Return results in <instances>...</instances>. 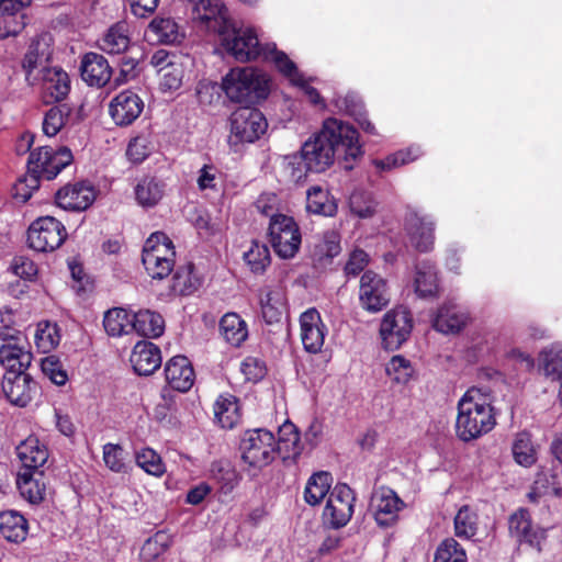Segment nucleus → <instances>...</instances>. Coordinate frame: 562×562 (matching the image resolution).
<instances>
[{
	"instance_id": "obj_11",
	"label": "nucleus",
	"mask_w": 562,
	"mask_h": 562,
	"mask_svg": "<svg viewBox=\"0 0 562 562\" xmlns=\"http://www.w3.org/2000/svg\"><path fill=\"white\" fill-rule=\"evenodd\" d=\"M356 497L347 484H337L328 495L323 512V520L331 528L338 529L348 524L353 513Z\"/></svg>"
},
{
	"instance_id": "obj_5",
	"label": "nucleus",
	"mask_w": 562,
	"mask_h": 562,
	"mask_svg": "<svg viewBox=\"0 0 562 562\" xmlns=\"http://www.w3.org/2000/svg\"><path fill=\"white\" fill-rule=\"evenodd\" d=\"M241 458L250 468L260 470L276 458L277 440L267 429L247 430L240 442Z\"/></svg>"
},
{
	"instance_id": "obj_32",
	"label": "nucleus",
	"mask_w": 562,
	"mask_h": 562,
	"mask_svg": "<svg viewBox=\"0 0 562 562\" xmlns=\"http://www.w3.org/2000/svg\"><path fill=\"white\" fill-rule=\"evenodd\" d=\"M29 531L27 520L15 510L0 512V533L10 542H22Z\"/></svg>"
},
{
	"instance_id": "obj_15",
	"label": "nucleus",
	"mask_w": 562,
	"mask_h": 562,
	"mask_svg": "<svg viewBox=\"0 0 562 562\" xmlns=\"http://www.w3.org/2000/svg\"><path fill=\"white\" fill-rule=\"evenodd\" d=\"M142 98L132 90H124L114 97L109 105V113L117 126L131 125L143 112Z\"/></svg>"
},
{
	"instance_id": "obj_57",
	"label": "nucleus",
	"mask_w": 562,
	"mask_h": 562,
	"mask_svg": "<svg viewBox=\"0 0 562 562\" xmlns=\"http://www.w3.org/2000/svg\"><path fill=\"white\" fill-rule=\"evenodd\" d=\"M418 148H408L407 150H398L392 155H389L384 159H374L373 165L381 171H389L393 168L406 165L417 159L419 156Z\"/></svg>"
},
{
	"instance_id": "obj_8",
	"label": "nucleus",
	"mask_w": 562,
	"mask_h": 562,
	"mask_svg": "<svg viewBox=\"0 0 562 562\" xmlns=\"http://www.w3.org/2000/svg\"><path fill=\"white\" fill-rule=\"evenodd\" d=\"M67 238L65 225L54 216L35 220L27 229V245L38 252L54 251Z\"/></svg>"
},
{
	"instance_id": "obj_37",
	"label": "nucleus",
	"mask_w": 562,
	"mask_h": 562,
	"mask_svg": "<svg viewBox=\"0 0 562 562\" xmlns=\"http://www.w3.org/2000/svg\"><path fill=\"white\" fill-rule=\"evenodd\" d=\"M133 314L125 308L115 307L105 312L103 326L108 335L121 337L133 333Z\"/></svg>"
},
{
	"instance_id": "obj_1",
	"label": "nucleus",
	"mask_w": 562,
	"mask_h": 562,
	"mask_svg": "<svg viewBox=\"0 0 562 562\" xmlns=\"http://www.w3.org/2000/svg\"><path fill=\"white\" fill-rule=\"evenodd\" d=\"M301 153L312 172H323L329 168L336 153L342 154L341 167L347 171L352 170L353 162L363 155L357 130L335 117L324 121L321 131L304 142Z\"/></svg>"
},
{
	"instance_id": "obj_16",
	"label": "nucleus",
	"mask_w": 562,
	"mask_h": 562,
	"mask_svg": "<svg viewBox=\"0 0 562 562\" xmlns=\"http://www.w3.org/2000/svg\"><path fill=\"white\" fill-rule=\"evenodd\" d=\"M301 339L304 349L310 353L322 350L327 334V328L322 321L319 312L312 307L300 316Z\"/></svg>"
},
{
	"instance_id": "obj_25",
	"label": "nucleus",
	"mask_w": 562,
	"mask_h": 562,
	"mask_svg": "<svg viewBox=\"0 0 562 562\" xmlns=\"http://www.w3.org/2000/svg\"><path fill=\"white\" fill-rule=\"evenodd\" d=\"M81 77L92 87H104L112 77V67L108 59L98 53H87L81 60Z\"/></svg>"
},
{
	"instance_id": "obj_47",
	"label": "nucleus",
	"mask_w": 562,
	"mask_h": 562,
	"mask_svg": "<svg viewBox=\"0 0 562 562\" xmlns=\"http://www.w3.org/2000/svg\"><path fill=\"white\" fill-rule=\"evenodd\" d=\"M479 529L476 513L470 506L463 505L454 517L456 536L463 539L473 538Z\"/></svg>"
},
{
	"instance_id": "obj_28",
	"label": "nucleus",
	"mask_w": 562,
	"mask_h": 562,
	"mask_svg": "<svg viewBox=\"0 0 562 562\" xmlns=\"http://www.w3.org/2000/svg\"><path fill=\"white\" fill-rule=\"evenodd\" d=\"M16 454L22 463V471L41 472L40 468H42L48 459L46 446L34 436L27 437L16 447Z\"/></svg>"
},
{
	"instance_id": "obj_13",
	"label": "nucleus",
	"mask_w": 562,
	"mask_h": 562,
	"mask_svg": "<svg viewBox=\"0 0 562 562\" xmlns=\"http://www.w3.org/2000/svg\"><path fill=\"white\" fill-rule=\"evenodd\" d=\"M53 43L54 38L48 32H43L32 38L22 61V68L27 81H31L35 70H38L40 74L49 67L48 63L53 55Z\"/></svg>"
},
{
	"instance_id": "obj_43",
	"label": "nucleus",
	"mask_w": 562,
	"mask_h": 562,
	"mask_svg": "<svg viewBox=\"0 0 562 562\" xmlns=\"http://www.w3.org/2000/svg\"><path fill=\"white\" fill-rule=\"evenodd\" d=\"M243 258L255 274H262L271 262L269 248L259 241H252L250 248L244 252Z\"/></svg>"
},
{
	"instance_id": "obj_53",
	"label": "nucleus",
	"mask_w": 562,
	"mask_h": 562,
	"mask_svg": "<svg viewBox=\"0 0 562 562\" xmlns=\"http://www.w3.org/2000/svg\"><path fill=\"white\" fill-rule=\"evenodd\" d=\"M463 547L453 538L445 539L437 548L434 562H467Z\"/></svg>"
},
{
	"instance_id": "obj_39",
	"label": "nucleus",
	"mask_w": 562,
	"mask_h": 562,
	"mask_svg": "<svg viewBox=\"0 0 562 562\" xmlns=\"http://www.w3.org/2000/svg\"><path fill=\"white\" fill-rule=\"evenodd\" d=\"M210 473L211 480L222 494H229L239 482L238 473L227 461H214Z\"/></svg>"
},
{
	"instance_id": "obj_27",
	"label": "nucleus",
	"mask_w": 562,
	"mask_h": 562,
	"mask_svg": "<svg viewBox=\"0 0 562 562\" xmlns=\"http://www.w3.org/2000/svg\"><path fill=\"white\" fill-rule=\"evenodd\" d=\"M131 363L138 375H150L161 364L160 349L150 341H138L132 351Z\"/></svg>"
},
{
	"instance_id": "obj_52",
	"label": "nucleus",
	"mask_w": 562,
	"mask_h": 562,
	"mask_svg": "<svg viewBox=\"0 0 562 562\" xmlns=\"http://www.w3.org/2000/svg\"><path fill=\"white\" fill-rule=\"evenodd\" d=\"M515 461L522 467H530L536 462V451L528 432H519L513 442Z\"/></svg>"
},
{
	"instance_id": "obj_49",
	"label": "nucleus",
	"mask_w": 562,
	"mask_h": 562,
	"mask_svg": "<svg viewBox=\"0 0 562 562\" xmlns=\"http://www.w3.org/2000/svg\"><path fill=\"white\" fill-rule=\"evenodd\" d=\"M541 367L552 381L562 379V345L553 344L541 352Z\"/></svg>"
},
{
	"instance_id": "obj_60",
	"label": "nucleus",
	"mask_w": 562,
	"mask_h": 562,
	"mask_svg": "<svg viewBox=\"0 0 562 562\" xmlns=\"http://www.w3.org/2000/svg\"><path fill=\"white\" fill-rule=\"evenodd\" d=\"M103 461L112 472L126 473L128 470L124 461V450L120 445L105 443L103 446Z\"/></svg>"
},
{
	"instance_id": "obj_2",
	"label": "nucleus",
	"mask_w": 562,
	"mask_h": 562,
	"mask_svg": "<svg viewBox=\"0 0 562 562\" xmlns=\"http://www.w3.org/2000/svg\"><path fill=\"white\" fill-rule=\"evenodd\" d=\"M495 425L491 392L475 386L469 389L458 402L457 437L470 442L490 432Z\"/></svg>"
},
{
	"instance_id": "obj_26",
	"label": "nucleus",
	"mask_w": 562,
	"mask_h": 562,
	"mask_svg": "<svg viewBox=\"0 0 562 562\" xmlns=\"http://www.w3.org/2000/svg\"><path fill=\"white\" fill-rule=\"evenodd\" d=\"M168 385L179 392H188L194 383V370L184 356L172 357L165 367Z\"/></svg>"
},
{
	"instance_id": "obj_14",
	"label": "nucleus",
	"mask_w": 562,
	"mask_h": 562,
	"mask_svg": "<svg viewBox=\"0 0 562 562\" xmlns=\"http://www.w3.org/2000/svg\"><path fill=\"white\" fill-rule=\"evenodd\" d=\"M193 19L218 36L233 22L227 8L221 0H200L194 7Z\"/></svg>"
},
{
	"instance_id": "obj_62",
	"label": "nucleus",
	"mask_w": 562,
	"mask_h": 562,
	"mask_svg": "<svg viewBox=\"0 0 562 562\" xmlns=\"http://www.w3.org/2000/svg\"><path fill=\"white\" fill-rule=\"evenodd\" d=\"M386 374L397 383L409 380L413 369L411 362L402 356H394L385 367Z\"/></svg>"
},
{
	"instance_id": "obj_42",
	"label": "nucleus",
	"mask_w": 562,
	"mask_h": 562,
	"mask_svg": "<svg viewBox=\"0 0 562 562\" xmlns=\"http://www.w3.org/2000/svg\"><path fill=\"white\" fill-rule=\"evenodd\" d=\"M437 272L429 262L416 266L415 292L420 297L432 296L437 292Z\"/></svg>"
},
{
	"instance_id": "obj_63",
	"label": "nucleus",
	"mask_w": 562,
	"mask_h": 562,
	"mask_svg": "<svg viewBox=\"0 0 562 562\" xmlns=\"http://www.w3.org/2000/svg\"><path fill=\"white\" fill-rule=\"evenodd\" d=\"M151 149V143L146 136H136L128 143L126 156L132 162L140 164L149 156Z\"/></svg>"
},
{
	"instance_id": "obj_6",
	"label": "nucleus",
	"mask_w": 562,
	"mask_h": 562,
	"mask_svg": "<svg viewBox=\"0 0 562 562\" xmlns=\"http://www.w3.org/2000/svg\"><path fill=\"white\" fill-rule=\"evenodd\" d=\"M268 235L274 252L283 258H293L301 246L302 237L293 217L276 213L271 215Z\"/></svg>"
},
{
	"instance_id": "obj_30",
	"label": "nucleus",
	"mask_w": 562,
	"mask_h": 562,
	"mask_svg": "<svg viewBox=\"0 0 562 562\" xmlns=\"http://www.w3.org/2000/svg\"><path fill=\"white\" fill-rule=\"evenodd\" d=\"M16 485L21 496L29 503L36 505L44 501L46 485L43 472L20 471L16 477Z\"/></svg>"
},
{
	"instance_id": "obj_36",
	"label": "nucleus",
	"mask_w": 562,
	"mask_h": 562,
	"mask_svg": "<svg viewBox=\"0 0 562 562\" xmlns=\"http://www.w3.org/2000/svg\"><path fill=\"white\" fill-rule=\"evenodd\" d=\"M306 210L317 215L334 216L337 213V203L328 191L312 187L307 190Z\"/></svg>"
},
{
	"instance_id": "obj_21",
	"label": "nucleus",
	"mask_w": 562,
	"mask_h": 562,
	"mask_svg": "<svg viewBox=\"0 0 562 562\" xmlns=\"http://www.w3.org/2000/svg\"><path fill=\"white\" fill-rule=\"evenodd\" d=\"M35 81L42 82V89L45 95L52 101H61L70 91V79L68 74L59 67H48L36 76H32L31 85Z\"/></svg>"
},
{
	"instance_id": "obj_58",
	"label": "nucleus",
	"mask_w": 562,
	"mask_h": 562,
	"mask_svg": "<svg viewBox=\"0 0 562 562\" xmlns=\"http://www.w3.org/2000/svg\"><path fill=\"white\" fill-rule=\"evenodd\" d=\"M277 450L284 449L288 453L296 454L299 452L300 434L296 426L291 422H285L278 430Z\"/></svg>"
},
{
	"instance_id": "obj_35",
	"label": "nucleus",
	"mask_w": 562,
	"mask_h": 562,
	"mask_svg": "<svg viewBox=\"0 0 562 562\" xmlns=\"http://www.w3.org/2000/svg\"><path fill=\"white\" fill-rule=\"evenodd\" d=\"M148 32L161 44L180 43L184 37L181 26L172 18L156 16L149 23Z\"/></svg>"
},
{
	"instance_id": "obj_33",
	"label": "nucleus",
	"mask_w": 562,
	"mask_h": 562,
	"mask_svg": "<svg viewBox=\"0 0 562 562\" xmlns=\"http://www.w3.org/2000/svg\"><path fill=\"white\" fill-rule=\"evenodd\" d=\"M220 333L227 344L239 347L248 337V327L237 313L229 312L220 321Z\"/></svg>"
},
{
	"instance_id": "obj_31",
	"label": "nucleus",
	"mask_w": 562,
	"mask_h": 562,
	"mask_svg": "<svg viewBox=\"0 0 562 562\" xmlns=\"http://www.w3.org/2000/svg\"><path fill=\"white\" fill-rule=\"evenodd\" d=\"M131 44L128 26L125 22H117L110 26L100 41L99 47L109 55L125 53Z\"/></svg>"
},
{
	"instance_id": "obj_20",
	"label": "nucleus",
	"mask_w": 562,
	"mask_h": 562,
	"mask_svg": "<svg viewBox=\"0 0 562 562\" xmlns=\"http://www.w3.org/2000/svg\"><path fill=\"white\" fill-rule=\"evenodd\" d=\"M509 533L519 543H526L531 548L540 550L543 532L535 528L529 512L519 508L513 513L508 520Z\"/></svg>"
},
{
	"instance_id": "obj_50",
	"label": "nucleus",
	"mask_w": 562,
	"mask_h": 562,
	"mask_svg": "<svg viewBox=\"0 0 562 562\" xmlns=\"http://www.w3.org/2000/svg\"><path fill=\"white\" fill-rule=\"evenodd\" d=\"M167 257L175 260L176 251L171 239L162 232L153 233L145 241L142 255Z\"/></svg>"
},
{
	"instance_id": "obj_24",
	"label": "nucleus",
	"mask_w": 562,
	"mask_h": 562,
	"mask_svg": "<svg viewBox=\"0 0 562 562\" xmlns=\"http://www.w3.org/2000/svg\"><path fill=\"white\" fill-rule=\"evenodd\" d=\"M258 297L265 322L267 324L280 322L286 305L284 290L280 285H266L259 289Z\"/></svg>"
},
{
	"instance_id": "obj_59",
	"label": "nucleus",
	"mask_w": 562,
	"mask_h": 562,
	"mask_svg": "<svg viewBox=\"0 0 562 562\" xmlns=\"http://www.w3.org/2000/svg\"><path fill=\"white\" fill-rule=\"evenodd\" d=\"M136 463L148 474L160 476L165 472V465L159 454L150 448H143L136 452Z\"/></svg>"
},
{
	"instance_id": "obj_40",
	"label": "nucleus",
	"mask_w": 562,
	"mask_h": 562,
	"mask_svg": "<svg viewBox=\"0 0 562 562\" xmlns=\"http://www.w3.org/2000/svg\"><path fill=\"white\" fill-rule=\"evenodd\" d=\"M214 415L223 428H233L239 420L238 403L236 397L233 395H221L215 402Z\"/></svg>"
},
{
	"instance_id": "obj_19",
	"label": "nucleus",
	"mask_w": 562,
	"mask_h": 562,
	"mask_svg": "<svg viewBox=\"0 0 562 562\" xmlns=\"http://www.w3.org/2000/svg\"><path fill=\"white\" fill-rule=\"evenodd\" d=\"M36 383L27 373H4L2 391L7 400L19 407H25L33 398Z\"/></svg>"
},
{
	"instance_id": "obj_41",
	"label": "nucleus",
	"mask_w": 562,
	"mask_h": 562,
	"mask_svg": "<svg viewBox=\"0 0 562 562\" xmlns=\"http://www.w3.org/2000/svg\"><path fill=\"white\" fill-rule=\"evenodd\" d=\"M172 543L171 537L165 531H158L148 538L140 548L142 562H155L167 552Z\"/></svg>"
},
{
	"instance_id": "obj_51",
	"label": "nucleus",
	"mask_w": 562,
	"mask_h": 562,
	"mask_svg": "<svg viewBox=\"0 0 562 562\" xmlns=\"http://www.w3.org/2000/svg\"><path fill=\"white\" fill-rule=\"evenodd\" d=\"M47 169H44V179L53 180L64 168L69 166L74 159L69 148L60 147L53 150L49 147L48 156L44 157Z\"/></svg>"
},
{
	"instance_id": "obj_17",
	"label": "nucleus",
	"mask_w": 562,
	"mask_h": 562,
	"mask_svg": "<svg viewBox=\"0 0 562 562\" xmlns=\"http://www.w3.org/2000/svg\"><path fill=\"white\" fill-rule=\"evenodd\" d=\"M56 204L66 211L81 212L95 200L94 188L86 182H77L60 188L55 194Z\"/></svg>"
},
{
	"instance_id": "obj_55",
	"label": "nucleus",
	"mask_w": 562,
	"mask_h": 562,
	"mask_svg": "<svg viewBox=\"0 0 562 562\" xmlns=\"http://www.w3.org/2000/svg\"><path fill=\"white\" fill-rule=\"evenodd\" d=\"M350 211L359 217H370L375 212V203L370 192L361 189L352 191L349 198Z\"/></svg>"
},
{
	"instance_id": "obj_38",
	"label": "nucleus",
	"mask_w": 562,
	"mask_h": 562,
	"mask_svg": "<svg viewBox=\"0 0 562 562\" xmlns=\"http://www.w3.org/2000/svg\"><path fill=\"white\" fill-rule=\"evenodd\" d=\"M333 477L330 473L321 471L314 473L306 483L304 490V499L311 506L318 505L327 495L331 486Z\"/></svg>"
},
{
	"instance_id": "obj_48",
	"label": "nucleus",
	"mask_w": 562,
	"mask_h": 562,
	"mask_svg": "<svg viewBox=\"0 0 562 562\" xmlns=\"http://www.w3.org/2000/svg\"><path fill=\"white\" fill-rule=\"evenodd\" d=\"M70 113L71 109L66 103L50 108L43 120L44 134L48 137L57 135L69 120Z\"/></svg>"
},
{
	"instance_id": "obj_9",
	"label": "nucleus",
	"mask_w": 562,
	"mask_h": 562,
	"mask_svg": "<svg viewBox=\"0 0 562 562\" xmlns=\"http://www.w3.org/2000/svg\"><path fill=\"white\" fill-rule=\"evenodd\" d=\"M414 321L412 313L404 306H397L385 313L380 325L382 346L396 350L406 342L412 334Z\"/></svg>"
},
{
	"instance_id": "obj_64",
	"label": "nucleus",
	"mask_w": 562,
	"mask_h": 562,
	"mask_svg": "<svg viewBox=\"0 0 562 562\" xmlns=\"http://www.w3.org/2000/svg\"><path fill=\"white\" fill-rule=\"evenodd\" d=\"M334 103L339 111L353 116L355 119L359 115L363 116L364 108L362 101L353 92L347 93L345 95H338L335 98Z\"/></svg>"
},
{
	"instance_id": "obj_34",
	"label": "nucleus",
	"mask_w": 562,
	"mask_h": 562,
	"mask_svg": "<svg viewBox=\"0 0 562 562\" xmlns=\"http://www.w3.org/2000/svg\"><path fill=\"white\" fill-rule=\"evenodd\" d=\"M132 323L133 331L148 338L159 337L165 329L162 316L150 310H140L133 313Z\"/></svg>"
},
{
	"instance_id": "obj_44",
	"label": "nucleus",
	"mask_w": 562,
	"mask_h": 562,
	"mask_svg": "<svg viewBox=\"0 0 562 562\" xmlns=\"http://www.w3.org/2000/svg\"><path fill=\"white\" fill-rule=\"evenodd\" d=\"M135 195L140 205L154 206L164 195V183L154 178L143 179L135 188Z\"/></svg>"
},
{
	"instance_id": "obj_56",
	"label": "nucleus",
	"mask_w": 562,
	"mask_h": 562,
	"mask_svg": "<svg viewBox=\"0 0 562 562\" xmlns=\"http://www.w3.org/2000/svg\"><path fill=\"white\" fill-rule=\"evenodd\" d=\"M143 265L147 273L153 279L161 280L170 274L173 269L175 260L167 257H153V255H142Z\"/></svg>"
},
{
	"instance_id": "obj_22",
	"label": "nucleus",
	"mask_w": 562,
	"mask_h": 562,
	"mask_svg": "<svg viewBox=\"0 0 562 562\" xmlns=\"http://www.w3.org/2000/svg\"><path fill=\"white\" fill-rule=\"evenodd\" d=\"M30 4L31 0H0V40L15 36L24 29L25 16L20 12Z\"/></svg>"
},
{
	"instance_id": "obj_61",
	"label": "nucleus",
	"mask_w": 562,
	"mask_h": 562,
	"mask_svg": "<svg viewBox=\"0 0 562 562\" xmlns=\"http://www.w3.org/2000/svg\"><path fill=\"white\" fill-rule=\"evenodd\" d=\"M41 178H43V175L31 172L27 169L25 177L20 179L14 186V198L25 203L32 196L33 191L38 189Z\"/></svg>"
},
{
	"instance_id": "obj_3",
	"label": "nucleus",
	"mask_w": 562,
	"mask_h": 562,
	"mask_svg": "<svg viewBox=\"0 0 562 562\" xmlns=\"http://www.w3.org/2000/svg\"><path fill=\"white\" fill-rule=\"evenodd\" d=\"M222 89L232 102L246 106L266 99L269 93L266 75L252 67L231 69L222 80Z\"/></svg>"
},
{
	"instance_id": "obj_54",
	"label": "nucleus",
	"mask_w": 562,
	"mask_h": 562,
	"mask_svg": "<svg viewBox=\"0 0 562 562\" xmlns=\"http://www.w3.org/2000/svg\"><path fill=\"white\" fill-rule=\"evenodd\" d=\"M35 344L42 352H48L54 349L60 340L56 324L40 323L34 335Z\"/></svg>"
},
{
	"instance_id": "obj_12",
	"label": "nucleus",
	"mask_w": 562,
	"mask_h": 562,
	"mask_svg": "<svg viewBox=\"0 0 562 562\" xmlns=\"http://www.w3.org/2000/svg\"><path fill=\"white\" fill-rule=\"evenodd\" d=\"M391 301V292L387 281L368 270L360 278L359 302L363 310L369 313H378L385 308Z\"/></svg>"
},
{
	"instance_id": "obj_18",
	"label": "nucleus",
	"mask_w": 562,
	"mask_h": 562,
	"mask_svg": "<svg viewBox=\"0 0 562 562\" xmlns=\"http://www.w3.org/2000/svg\"><path fill=\"white\" fill-rule=\"evenodd\" d=\"M434 222L420 216L416 211H408L405 217V231L411 244L422 252L429 251L434 246Z\"/></svg>"
},
{
	"instance_id": "obj_7",
	"label": "nucleus",
	"mask_w": 562,
	"mask_h": 562,
	"mask_svg": "<svg viewBox=\"0 0 562 562\" xmlns=\"http://www.w3.org/2000/svg\"><path fill=\"white\" fill-rule=\"evenodd\" d=\"M229 143L238 145L254 143L266 132L268 123L263 114L256 108L243 106L231 115Z\"/></svg>"
},
{
	"instance_id": "obj_4",
	"label": "nucleus",
	"mask_w": 562,
	"mask_h": 562,
	"mask_svg": "<svg viewBox=\"0 0 562 562\" xmlns=\"http://www.w3.org/2000/svg\"><path fill=\"white\" fill-rule=\"evenodd\" d=\"M220 41L226 54L239 63L262 58L266 49H274V43L260 42L255 27L234 21L220 35Z\"/></svg>"
},
{
	"instance_id": "obj_10",
	"label": "nucleus",
	"mask_w": 562,
	"mask_h": 562,
	"mask_svg": "<svg viewBox=\"0 0 562 562\" xmlns=\"http://www.w3.org/2000/svg\"><path fill=\"white\" fill-rule=\"evenodd\" d=\"M0 363L4 367L5 373H26L32 362V353L26 349L27 342L22 333L9 329H0Z\"/></svg>"
},
{
	"instance_id": "obj_23",
	"label": "nucleus",
	"mask_w": 562,
	"mask_h": 562,
	"mask_svg": "<svg viewBox=\"0 0 562 562\" xmlns=\"http://www.w3.org/2000/svg\"><path fill=\"white\" fill-rule=\"evenodd\" d=\"M402 506L403 502L393 490L381 488L372 499V508L376 524L384 528L394 525Z\"/></svg>"
},
{
	"instance_id": "obj_29",
	"label": "nucleus",
	"mask_w": 562,
	"mask_h": 562,
	"mask_svg": "<svg viewBox=\"0 0 562 562\" xmlns=\"http://www.w3.org/2000/svg\"><path fill=\"white\" fill-rule=\"evenodd\" d=\"M468 319V314L459 305L447 302L439 307L432 321V326L440 333L454 334L465 326Z\"/></svg>"
},
{
	"instance_id": "obj_45",
	"label": "nucleus",
	"mask_w": 562,
	"mask_h": 562,
	"mask_svg": "<svg viewBox=\"0 0 562 562\" xmlns=\"http://www.w3.org/2000/svg\"><path fill=\"white\" fill-rule=\"evenodd\" d=\"M282 169L289 181L295 184L305 181L307 173L312 172L301 151L284 156L282 159Z\"/></svg>"
},
{
	"instance_id": "obj_46",
	"label": "nucleus",
	"mask_w": 562,
	"mask_h": 562,
	"mask_svg": "<svg viewBox=\"0 0 562 562\" xmlns=\"http://www.w3.org/2000/svg\"><path fill=\"white\" fill-rule=\"evenodd\" d=\"M263 59H270L274 63L278 70L286 77L292 85L302 82V74L299 71L296 65L288 57V55L281 50L277 49V45L274 44V49H266Z\"/></svg>"
}]
</instances>
